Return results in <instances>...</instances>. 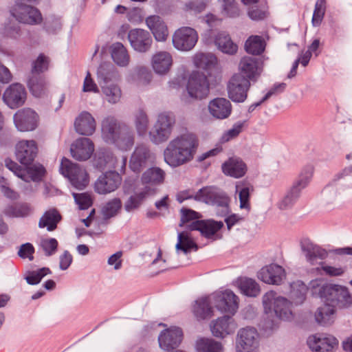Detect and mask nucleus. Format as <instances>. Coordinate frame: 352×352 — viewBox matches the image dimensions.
Returning a JSON list of instances; mask_svg holds the SVG:
<instances>
[{
  "instance_id": "nucleus-37",
  "label": "nucleus",
  "mask_w": 352,
  "mask_h": 352,
  "mask_svg": "<svg viewBox=\"0 0 352 352\" xmlns=\"http://www.w3.org/2000/svg\"><path fill=\"white\" fill-rule=\"evenodd\" d=\"M241 72L245 78L254 80L260 73L258 72V60L256 58L245 56L241 58L239 64Z\"/></svg>"
},
{
  "instance_id": "nucleus-58",
  "label": "nucleus",
  "mask_w": 352,
  "mask_h": 352,
  "mask_svg": "<svg viewBox=\"0 0 352 352\" xmlns=\"http://www.w3.org/2000/svg\"><path fill=\"white\" fill-rule=\"evenodd\" d=\"M50 59L43 54H41L32 63V73L38 75L48 69Z\"/></svg>"
},
{
  "instance_id": "nucleus-47",
  "label": "nucleus",
  "mask_w": 352,
  "mask_h": 352,
  "mask_svg": "<svg viewBox=\"0 0 352 352\" xmlns=\"http://www.w3.org/2000/svg\"><path fill=\"white\" fill-rule=\"evenodd\" d=\"M217 57L212 54L198 53L194 57V64L199 69L208 71L215 67Z\"/></svg>"
},
{
  "instance_id": "nucleus-53",
  "label": "nucleus",
  "mask_w": 352,
  "mask_h": 352,
  "mask_svg": "<svg viewBox=\"0 0 352 352\" xmlns=\"http://www.w3.org/2000/svg\"><path fill=\"white\" fill-rule=\"evenodd\" d=\"M26 182L32 180L34 182L41 181L45 174V168L40 164H31L27 166Z\"/></svg>"
},
{
  "instance_id": "nucleus-1",
  "label": "nucleus",
  "mask_w": 352,
  "mask_h": 352,
  "mask_svg": "<svg viewBox=\"0 0 352 352\" xmlns=\"http://www.w3.org/2000/svg\"><path fill=\"white\" fill-rule=\"evenodd\" d=\"M313 294L317 293L324 302V305L318 309L316 313V321L322 325H328L333 321L335 308H344L351 304V296L346 287L339 285L327 284L319 287L318 280L311 283Z\"/></svg>"
},
{
  "instance_id": "nucleus-17",
  "label": "nucleus",
  "mask_w": 352,
  "mask_h": 352,
  "mask_svg": "<svg viewBox=\"0 0 352 352\" xmlns=\"http://www.w3.org/2000/svg\"><path fill=\"white\" fill-rule=\"evenodd\" d=\"M27 98V92L23 85L20 83L10 85L3 95L4 102L11 109L22 106Z\"/></svg>"
},
{
  "instance_id": "nucleus-2",
  "label": "nucleus",
  "mask_w": 352,
  "mask_h": 352,
  "mask_svg": "<svg viewBox=\"0 0 352 352\" xmlns=\"http://www.w3.org/2000/svg\"><path fill=\"white\" fill-rule=\"evenodd\" d=\"M199 140L196 135L187 133L172 140L164 151L165 162L177 167L191 161L197 150Z\"/></svg>"
},
{
  "instance_id": "nucleus-50",
  "label": "nucleus",
  "mask_w": 352,
  "mask_h": 352,
  "mask_svg": "<svg viewBox=\"0 0 352 352\" xmlns=\"http://www.w3.org/2000/svg\"><path fill=\"white\" fill-rule=\"evenodd\" d=\"M102 93L104 98L109 103L116 104L120 101L122 96V91L120 87L112 82L107 85H102Z\"/></svg>"
},
{
  "instance_id": "nucleus-32",
  "label": "nucleus",
  "mask_w": 352,
  "mask_h": 352,
  "mask_svg": "<svg viewBox=\"0 0 352 352\" xmlns=\"http://www.w3.org/2000/svg\"><path fill=\"white\" fill-rule=\"evenodd\" d=\"M61 219L62 216L56 208H50L40 218L38 226L39 228H46L47 231L52 232L57 228Z\"/></svg>"
},
{
  "instance_id": "nucleus-26",
  "label": "nucleus",
  "mask_w": 352,
  "mask_h": 352,
  "mask_svg": "<svg viewBox=\"0 0 352 352\" xmlns=\"http://www.w3.org/2000/svg\"><path fill=\"white\" fill-rule=\"evenodd\" d=\"M146 24L157 41H165L168 36L167 25L162 19L157 15H152L146 19Z\"/></svg>"
},
{
  "instance_id": "nucleus-16",
  "label": "nucleus",
  "mask_w": 352,
  "mask_h": 352,
  "mask_svg": "<svg viewBox=\"0 0 352 352\" xmlns=\"http://www.w3.org/2000/svg\"><path fill=\"white\" fill-rule=\"evenodd\" d=\"M37 153L38 146L34 140H21L16 145V157L25 166L33 163Z\"/></svg>"
},
{
  "instance_id": "nucleus-35",
  "label": "nucleus",
  "mask_w": 352,
  "mask_h": 352,
  "mask_svg": "<svg viewBox=\"0 0 352 352\" xmlns=\"http://www.w3.org/2000/svg\"><path fill=\"white\" fill-rule=\"evenodd\" d=\"M236 192L239 194L240 208L241 209L250 210V196L254 192L253 185L248 181L243 180L236 182Z\"/></svg>"
},
{
  "instance_id": "nucleus-59",
  "label": "nucleus",
  "mask_w": 352,
  "mask_h": 352,
  "mask_svg": "<svg viewBox=\"0 0 352 352\" xmlns=\"http://www.w3.org/2000/svg\"><path fill=\"white\" fill-rule=\"evenodd\" d=\"M223 14L229 17H236L240 14L235 0H222Z\"/></svg>"
},
{
  "instance_id": "nucleus-49",
  "label": "nucleus",
  "mask_w": 352,
  "mask_h": 352,
  "mask_svg": "<svg viewBox=\"0 0 352 352\" xmlns=\"http://www.w3.org/2000/svg\"><path fill=\"white\" fill-rule=\"evenodd\" d=\"M116 163L117 159L109 151L99 153L95 159V166L100 170H104L106 168H115Z\"/></svg>"
},
{
  "instance_id": "nucleus-21",
  "label": "nucleus",
  "mask_w": 352,
  "mask_h": 352,
  "mask_svg": "<svg viewBox=\"0 0 352 352\" xmlns=\"http://www.w3.org/2000/svg\"><path fill=\"white\" fill-rule=\"evenodd\" d=\"M301 249L305 254L307 261L311 265L316 264H324L322 262L327 256L328 252L322 247L314 244L309 240L301 243Z\"/></svg>"
},
{
  "instance_id": "nucleus-63",
  "label": "nucleus",
  "mask_w": 352,
  "mask_h": 352,
  "mask_svg": "<svg viewBox=\"0 0 352 352\" xmlns=\"http://www.w3.org/2000/svg\"><path fill=\"white\" fill-rule=\"evenodd\" d=\"M41 245L45 255L49 256L56 252L58 248V241L54 238L45 239L41 241Z\"/></svg>"
},
{
  "instance_id": "nucleus-56",
  "label": "nucleus",
  "mask_w": 352,
  "mask_h": 352,
  "mask_svg": "<svg viewBox=\"0 0 352 352\" xmlns=\"http://www.w3.org/2000/svg\"><path fill=\"white\" fill-rule=\"evenodd\" d=\"M326 11V0H317L312 16L314 26H319L324 18Z\"/></svg>"
},
{
  "instance_id": "nucleus-20",
  "label": "nucleus",
  "mask_w": 352,
  "mask_h": 352,
  "mask_svg": "<svg viewBox=\"0 0 352 352\" xmlns=\"http://www.w3.org/2000/svg\"><path fill=\"white\" fill-rule=\"evenodd\" d=\"M210 327L212 335L216 338H221L233 333L237 328L234 318L228 316H224L212 320Z\"/></svg>"
},
{
  "instance_id": "nucleus-10",
  "label": "nucleus",
  "mask_w": 352,
  "mask_h": 352,
  "mask_svg": "<svg viewBox=\"0 0 352 352\" xmlns=\"http://www.w3.org/2000/svg\"><path fill=\"white\" fill-rule=\"evenodd\" d=\"M198 41L197 31L190 27H182L177 30L173 36V43L175 48L181 51H190Z\"/></svg>"
},
{
  "instance_id": "nucleus-36",
  "label": "nucleus",
  "mask_w": 352,
  "mask_h": 352,
  "mask_svg": "<svg viewBox=\"0 0 352 352\" xmlns=\"http://www.w3.org/2000/svg\"><path fill=\"white\" fill-rule=\"evenodd\" d=\"M172 56L168 52H160L152 58V65L155 72L160 74L167 73L172 65Z\"/></svg>"
},
{
  "instance_id": "nucleus-28",
  "label": "nucleus",
  "mask_w": 352,
  "mask_h": 352,
  "mask_svg": "<svg viewBox=\"0 0 352 352\" xmlns=\"http://www.w3.org/2000/svg\"><path fill=\"white\" fill-rule=\"evenodd\" d=\"M212 296L198 298L192 306V313L199 321L211 318L213 316Z\"/></svg>"
},
{
  "instance_id": "nucleus-43",
  "label": "nucleus",
  "mask_w": 352,
  "mask_h": 352,
  "mask_svg": "<svg viewBox=\"0 0 352 352\" xmlns=\"http://www.w3.org/2000/svg\"><path fill=\"white\" fill-rule=\"evenodd\" d=\"M265 41L261 36H250L245 43V49L248 54L253 55L261 54L265 49Z\"/></svg>"
},
{
  "instance_id": "nucleus-29",
  "label": "nucleus",
  "mask_w": 352,
  "mask_h": 352,
  "mask_svg": "<svg viewBox=\"0 0 352 352\" xmlns=\"http://www.w3.org/2000/svg\"><path fill=\"white\" fill-rule=\"evenodd\" d=\"M74 126L78 133L91 135L96 130V121L91 113L83 111L76 118Z\"/></svg>"
},
{
  "instance_id": "nucleus-48",
  "label": "nucleus",
  "mask_w": 352,
  "mask_h": 352,
  "mask_svg": "<svg viewBox=\"0 0 352 352\" xmlns=\"http://www.w3.org/2000/svg\"><path fill=\"white\" fill-rule=\"evenodd\" d=\"M152 193H153V190L149 186H146L142 191L129 197L124 204L125 210L130 212L138 208L146 196Z\"/></svg>"
},
{
  "instance_id": "nucleus-5",
  "label": "nucleus",
  "mask_w": 352,
  "mask_h": 352,
  "mask_svg": "<svg viewBox=\"0 0 352 352\" xmlns=\"http://www.w3.org/2000/svg\"><path fill=\"white\" fill-rule=\"evenodd\" d=\"M314 173V167L311 165L305 166L294 182L287 195L279 202L278 207L281 210H286L290 208L298 199L300 191L309 183Z\"/></svg>"
},
{
  "instance_id": "nucleus-13",
  "label": "nucleus",
  "mask_w": 352,
  "mask_h": 352,
  "mask_svg": "<svg viewBox=\"0 0 352 352\" xmlns=\"http://www.w3.org/2000/svg\"><path fill=\"white\" fill-rule=\"evenodd\" d=\"M258 347V333L255 328L246 327L239 331L237 352H257Z\"/></svg>"
},
{
  "instance_id": "nucleus-22",
  "label": "nucleus",
  "mask_w": 352,
  "mask_h": 352,
  "mask_svg": "<svg viewBox=\"0 0 352 352\" xmlns=\"http://www.w3.org/2000/svg\"><path fill=\"white\" fill-rule=\"evenodd\" d=\"M183 332L181 328L172 327L163 331L159 338V344L162 349L169 351L177 348L181 343Z\"/></svg>"
},
{
  "instance_id": "nucleus-15",
  "label": "nucleus",
  "mask_w": 352,
  "mask_h": 352,
  "mask_svg": "<svg viewBox=\"0 0 352 352\" xmlns=\"http://www.w3.org/2000/svg\"><path fill=\"white\" fill-rule=\"evenodd\" d=\"M122 177L116 171H108L102 174L94 184L96 192L106 195L115 191L121 184Z\"/></svg>"
},
{
  "instance_id": "nucleus-57",
  "label": "nucleus",
  "mask_w": 352,
  "mask_h": 352,
  "mask_svg": "<svg viewBox=\"0 0 352 352\" xmlns=\"http://www.w3.org/2000/svg\"><path fill=\"white\" fill-rule=\"evenodd\" d=\"M50 273L49 268L43 267L36 271L29 272L25 278L28 284L37 285L45 276Z\"/></svg>"
},
{
  "instance_id": "nucleus-18",
  "label": "nucleus",
  "mask_w": 352,
  "mask_h": 352,
  "mask_svg": "<svg viewBox=\"0 0 352 352\" xmlns=\"http://www.w3.org/2000/svg\"><path fill=\"white\" fill-rule=\"evenodd\" d=\"M307 344L314 352H333L338 346V340L329 335L316 334L309 337Z\"/></svg>"
},
{
  "instance_id": "nucleus-19",
  "label": "nucleus",
  "mask_w": 352,
  "mask_h": 352,
  "mask_svg": "<svg viewBox=\"0 0 352 352\" xmlns=\"http://www.w3.org/2000/svg\"><path fill=\"white\" fill-rule=\"evenodd\" d=\"M38 116L31 109L19 110L14 116L16 127L21 131H29L35 129L38 125Z\"/></svg>"
},
{
  "instance_id": "nucleus-42",
  "label": "nucleus",
  "mask_w": 352,
  "mask_h": 352,
  "mask_svg": "<svg viewBox=\"0 0 352 352\" xmlns=\"http://www.w3.org/2000/svg\"><path fill=\"white\" fill-rule=\"evenodd\" d=\"M28 86L33 96L42 97L47 92V83L45 78L39 75L33 74L28 82Z\"/></svg>"
},
{
  "instance_id": "nucleus-7",
  "label": "nucleus",
  "mask_w": 352,
  "mask_h": 352,
  "mask_svg": "<svg viewBox=\"0 0 352 352\" xmlns=\"http://www.w3.org/2000/svg\"><path fill=\"white\" fill-rule=\"evenodd\" d=\"M195 199L212 206L228 208L230 199L221 189L215 186H206L196 192Z\"/></svg>"
},
{
  "instance_id": "nucleus-6",
  "label": "nucleus",
  "mask_w": 352,
  "mask_h": 352,
  "mask_svg": "<svg viewBox=\"0 0 352 352\" xmlns=\"http://www.w3.org/2000/svg\"><path fill=\"white\" fill-rule=\"evenodd\" d=\"M40 0H16V5L11 10V14L23 23L38 24L42 21L40 11L27 3H38Z\"/></svg>"
},
{
  "instance_id": "nucleus-33",
  "label": "nucleus",
  "mask_w": 352,
  "mask_h": 352,
  "mask_svg": "<svg viewBox=\"0 0 352 352\" xmlns=\"http://www.w3.org/2000/svg\"><path fill=\"white\" fill-rule=\"evenodd\" d=\"M34 211L32 205L26 202H16L8 205L3 210V214L12 218H25Z\"/></svg>"
},
{
  "instance_id": "nucleus-23",
  "label": "nucleus",
  "mask_w": 352,
  "mask_h": 352,
  "mask_svg": "<svg viewBox=\"0 0 352 352\" xmlns=\"http://www.w3.org/2000/svg\"><path fill=\"white\" fill-rule=\"evenodd\" d=\"M223 226L222 221H217L212 219L197 220L191 222L188 228L189 230L199 231L201 234L207 239H213L218 231Z\"/></svg>"
},
{
  "instance_id": "nucleus-34",
  "label": "nucleus",
  "mask_w": 352,
  "mask_h": 352,
  "mask_svg": "<svg viewBox=\"0 0 352 352\" xmlns=\"http://www.w3.org/2000/svg\"><path fill=\"white\" fill-rule=\"evenodd\" d=\"M135 143V135L133 130L124 124L120 128V133L113 142L119 149L128 151Z\"/></svg>"
},
{
  "instance_id": "nucleus-38",
  "label": "nucleus",
  "mask_w": 352,
  "mask_h": 352,
  "mask_svg": "<svg viewBox=\"0 0 352 352\" xmlns=\"http://www.w3.org/2000/svg\"><path fill=\"white\" fill-rule=\"evenodd\" d=\"M111 55L113 62L120 67H126L130 62V55L126 47L121 43H115L111 47Z\"/></svg>"
},
{
  "instance_id": "nucleus-24",
  "label": "nucleus",
  "mask_w": 352,
  "mask_h": 352,
  "mask_svg": "<svg viewBox=\"0 0 352 352\" xmlns=\"http://www.w3.org/2000/svg\"><path fill=\"white\" fill-rule=\"evenodd\" d=\"M70 151L74 158L85 161L91 157L94 151V145L90 139L80 138L72 144Z\"/></svg>"
},
{
  "instance_id": "nucleus-8",
  "label": "nucleus",
  "mask_w": 352,
  "mask_h": 352,
  "mask_svg": "<svg viewBox=\"0 0 352 352\" xmlns=\"http://www.w3.org/2000/svg\"><path fill=\"white\" fill-rule=\"evenodd\" d=\"M186 89L192 98L201 100L206 98L210 92V85L206 76L199 72H192L189 76Z\"/></svg>"
},
{
  "instance_id": "nucleus-55",
  "label": "nucleus",
  "mask_w": 352,
  "mask_h": 352,
  "mask_svg": "<svg viewBox=\"0 0 352 352\" xmlns=\"http://www.w3.org/2000/svg\"><path fill=\"white\" fill-rule=\"evenodd\" d=\"M175 124V118L171 112H164L158 115L156 123L157 126L165 128L172 132Z\"/></svg>"
},
{
  "instance_id": "nucleus-45",
  "label": "nucleus",
  "mask_w": 352,
  "mask_h": 352,
  "mask_svg": "<svg viewBox=\"0 0 352 352\" xmlns=\"http://www.w3.org/2000/svg\"><path fill=\"white\" fill-rule=\"evenodd\" d=\"M98 79L99 83L103 85L110 84L118 78V74L113 66L108 64H102L98 69Z\"/></svg>"
},
{
  "instance_id": "nucleus-60",
  "label": "nucleus",
  "mask_w": 352,
  "mask_h": 352,
  "mask_svg": "<svg viewBox=\"0 0 352 352\" xmlns=\"http://www.w3.org/2000/svg\"><path fill=\"white\" fill-rule=\"evenodd\" d=\"M121 208L120 199L115 198L109 201L102 209L103 214L107 218L115 216Z\"/></svg>"
},
{
  "instance_id": "nucleus-14",
  "label": "nucleus",
  "mask_w": 352,
  "mask_h": 352,
  "mask_svg": "<svg viewBox=\"0 0 352 352\" xmlns=\"http://www.w3.org/2000/svg\"><path fill=\"white\" fill-rule=\"evenodd\" d=\"M128 40L131 47L140 53L148 52L153 44V38L151 34L140 28L131 30L128 33Z\"/></svg>"
},
{
  "instance_id": "nucleus-61",
  "label": "nucleus",
  "mask_w": 352,
  "mask_h": 352,
  "mask_svg": "<svg viewBox=\"0 0 352 352\" xmlns=\"http://www.w3.org/2000/svg\"><path fill=\"white\" fill-rule=\"evenodd\" d=\"M73 195L76 203L78 205L79 208L81 210L87 209L93 204L91 195L87 192L74 193Z\"/></svg>"
},
{
  "instance_id": "nucleus-12",
  "label": "nucleus",
  "mask_w": 352,
  "mask_h": 352,
  "mask_svg": "<svg viewBox=\"0 0 352 352\" xmlns=\"http://www.w3.org/2000/svg\"><path fill=\"white\" fill-rule=\"evenodd\" d=\"M213 304L220 311L234 314L239 308V298L230 289L211 295Z\"/></svg>"
},
{
  "instance_id": "nucleus-51",
  "label": "nucleus",
  "mask_w": 352,
  "mask_h": 352,
  "mask_svg": "<svg viewBox=\"0 0 352 352\" xmlns=\"http://www.w3.org/2000/svg\"><path fill=\"white\" fill-rule=\"evenodd\" d=\"M148 123V118L146 112L142 109L138 110L134 114V124L140 136L144 135L147 133Z\"/></svg>"
},
{
  "instance_id": "nucleus-25",
  "label": "nucleus",
  "mask_w": 352,
  "mask_h": 352,
  "mask_svg": "<svg viewBox=\"0 0 352 352\" xmlns=\"http://www.w3.org/2000/svg\"><path fill=\"white\" fill-rule=\"evenodd\" d=\"M284 276V269L276 264L263 267L258 274V277L262 281L272 285H279Z\"/></svg>"
},
{
  "instance_id": "nucleus-40",
  "label": "nucleus",
  "mask_w": 352,
  "mask_h": 352,
  "mask_svg": "<svg viewBox=\"0 0 352 352\" xmlns=\"http://www.w3.org/2000/svg\"><path fill=\"white\" fill-rule=\"evenodd\" d=\"M236 285L241 292L250 297L257 296L261 292L259 285L252 278L243 277L236 280Z\"/></svg>"
},
{
  "instance_id": "nucleus-46",
  "label": "nucleus",
  "mask_w": 352,
  "mask_h": 352,
  "mask_svg": "<svg viewBox=\"0 0 352 352\" xmlns=\"http://www.w3.org/2000/svg\"><path fill=\"white\" fill-rule=\"evenodd\" d=\"M165 173L163 170L157 167L148 168L142 176V182L144 184L157 185L163 183L164 180Z\"/></svg>"
},
{
  "instance_id": "nucleus-52",
  "label": "nucleus",
  "mask_w": 352,
  "mask_h": 352,
  "mask_svg": "<svg viewBox=\"0 0 352 352\" xmlns=\"http://www.w3.org/2000/svg\"><path fill=\"white\" fill-rule=\"evenodd\" d=\"M222 345L212 339L201 338L197 342L198 352H222Z\"/></svg>"
},
{
  "instance_id": "nucleus-62",
  "label": "nucleus",
  "mask_w": 352,
  "mask_h": 352,
  "mask_svg": "<svg viewBox=\"0 0 352 352\" xmlns=\"http://www.w3.org/2000/svg\"><path fill=\"white\" fill-rule=\"evenodd\" d=\"M243 127V122H238L235 123L232 129L228 130L223 134L221 139V142H226L236 138L242 131Z\"/></svg>"
},
{
  "instance_id": "nucleus-4",
  "label": "nucleus",
  "mask_w": 352,
  "mask_h": 352,
  "mask_svg": "<svg viewBox=\"0 0 352 352\" xmlns=\"http://www.w3.org/2000/svg\"><path fill=\"white\" fill-rule=\"evenodd\" d=\"M60 173L68 178L75 188L81 190L89 182V177L86 170L78 164L63 157L60 166Z\"/></svg>"
},
{
  "instance_id": "nucleus-30",
  "label": "nucleus",
  "mask_w": 352,
  "mask_h": 352,
  "mask_svg": "<svg viewBox=\"0 0 352 352\" xmlns=\"http://www.w3.org/2000/svg\"><path fill=\"white\" fill-rule=\"evenodd\" d=\"M124 124L120 123L114 117L106 118L102 123V136L107 143H112L120 133V128Z\"/></svg>"
},
{
  "instance_id": "nucleus-27",
  "label": "nucleus",
  "mask_w": 352,
  "mask_h": 352,
  "mask_svg": "<svg viewBox=\"0 0 352 352\" xmlns=\"http://www.w3.org/2000/svg\"><path fill=\"white\" fill-rule=\"evenodd\" d=\"M210 113L215 118L223 120L230 116L232 112L230 102L223 98L211 100L208 104Z\"/></svg>"
},
{
  "instance_id": "nucleus-9",
  "label": "nucleus",
  "mask_w": 352,
  "mask_h": 352,
  "mask_svg": "<svg viewBox=\"0 0 352 352\" xmlns=\"http://www.w3.org/2000/svg\"><path fill=\"white\" fill-rule=\"evenodd\" d=\"M154 160L155 155L148 146L143 144H138L131 156L129 168L133 172L140 173Z\"/></svg>"
},
{
  "instance_id": "nucleus-39",
  "label": "nucleus",
  "mask_w": 352,
  "mask_h": 352,
  "mask_svg": "<svg viewBox=\"0 0 352 352\" xmlns=\"http://www.w3.org/2000/svg\"><path fill=\"white\" fill-rule=\"evenodd\" d=\"M214 43L218 49L224 54L232 55L238 50L237 45L233 43L230 35L225 32H218L215 35Z\"/></svg>"
},
{
  "instance_id": "nucleus-11",
  "label": "nucleus",
  "mask_w": 352,
  "mask_h": 352,
  "mask_svg": "<svg viewBox=\"0 0 352 352\" xmlns=\"http://www.w3.org/2000/svg\"><path fill=\"white\" fill-rule=\"evenodd\" d=\"M250 82L241 74H234L228 85L229 98L234 102H242L248 96Z\"/></svg>"
},
{
  "instance_id": "nucleus-41",
  "label": "nucleus",
  "mask_w": 352,
  "mask_h": 352,
  "mask_svg": "<svg viewBox=\"0 0 352 352\" xmlns=\"http://www.w3.org/2000/svg\"><path fill=\"white\" fill-rule=\"evenodd\" d=\"M176 249L184 253L190 252L191 250L197 251L198 246L192 239L191 234L188 231H183L178 234Z\"/></svg>"
},
{
  "instance_id": "nucleus-54",
  "label": "nucleus",
  "mask_w": 352,
  "mask_h": 352,
  "mask_svg": "<svg viewBox=\"0 0 352 352\" xmlns=\"http://www.w3.org/2000/svg\"><path fill=\"white\" fill-rule=\"evenodd\" d=\"M171 133L170 130L155 124L153 129L149 133V136L153 143L160 144L166 142L169 138Z\"/></svg>"
},
{
  "instance_id": "nucleus-3",
  "label": "nucleus",
  "mask_w": 352,
  "mask_h": 352,
  "mask_svg": "<svg viewBox=\"0 0 352 352\" xmlns=\"http://www.w3.org/2000/svg\"><path fill=\"white\" fill-rule=\"evenodd\" d=\"M263 305L267 316L274 313L279 319L289 320L292 318V302L273 290L263 295Z\"/></svg>"
},
{
  "instance_id": "nucleus-31",
  "label": "nucleus",
  "mask_w": 352,
  "mask_h": 352,
  "mask_svg": "<svg viewBox=\"0 0 352 352\" xmlns=\"http://www.w3.org/2000/svg\"><path fill=\"white\" fill-rule=\"evenodd\" d=\"M223 173L228 176L240 178L247 171L245 164L238 157H230L222 164Z\"/></svg>"
},
{
  "instance_id": "nucleus-44",
  "label": "nucleus",
  "mask_w": 352,
  "mask_h": 352,
  "mask_svg": "<svg viewBox=\"0 0 352 352\" xmlns=\"http://www.w3.org/2000/svg\"><path fill=\"white\" fill-rule=\"evenodd\" d=\"M307 291L308 287L302 281L293 282L290 285L289 297L296 305L301 304L306 299Z\"/></svg>"
},
{
  "instance_id": "nucleus-64",
  "label": "nucleus",
  "mask_w": 352,
  "mask_h": 352,
  "mask_svg": "<svg viewBox=\"0 0 352 352\" xmlns=\"http://www.w3.org/2000/svg\"><path fill=\"white\" fill-rule=\"evenodd\" d=\"M6 166L12 171L16 176L23 180H26V171L25 168H21L16 162L10 158L5 160Z\"/></svg>"
}]
</instances>
